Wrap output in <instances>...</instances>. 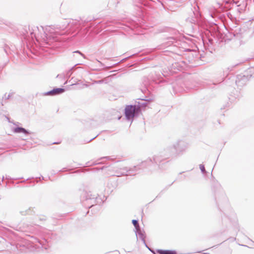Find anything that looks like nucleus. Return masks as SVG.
Here are the masks:
<instances>
[{
	"instance_id": "obj_1",
	"label": "nucleus",
	"mask_w": 254,
	"mask_h": 254,
	"mask_svg": "<svg viewBox=\"0 0 254 254\" xmlns=\"http://www.w3.org/2000/svg\"><path fill=\"white\" fill-rule=\"evenodd\" d=\"M139 108L136 106L127 105L125 108V115L127 119H131L134 116V114L137 112Z\"/></svg>"
},
{
	"instance_id": "obj_2",
	"label": "nucleus",
	"mask_w": 254,
	"mask_h": 254,
	"mask_svg": "<svg viewBox=\"0 0 254 254\" xmlns=\"http://www.w3.org/2000/svg\"><path fill=\"white\" fill-rule=\"evenodd\" d=\"M64 92V88H55L53 90L47 92L45 94V95H50V96H55V95L62 94Z\"/></svg>"
},
{
	"instance_id": "obj_3",
	"label": "nucleus",
	"mask_w": 254,
	"mask_h": 254,
	"mask_svg": "<svg viewBox=\"0 0 254 254\" xmlns=\"http://www.w3.org/2000/svg\"><path fill=\"white\" fill-rule=\"evenodd\" d=\"M158 253L159 254H177L176 252L175 251L168 250H159L158 251Z\"/></svg>"
},
{
	"instance_id": "obj_4",
	"label": "nucleus",
	"mask_w": 254,
	"mask_h": 254,
	"mask_svg": "<svg viewBox=\"0 0 254 254\" xmlns=\"http://www.w3.org/2000/svg\"><path fill=\"white\" fill-rule=\"evenodd\" d=\"M14 131L15 132H17V133H19V132H23V133H27V131L26 130L23 128H22V127H16L14 129Z\"/></svg>"
},
{
	"instance_id": "obj_5",
	"label": "nucleus",
	"mask_w": 254,
	"mask_h": 254,
	"mask_svg": "<svg viewBox=\"0 0 254 254\" xmlns=\"http://www.w3.org/2000/svg\"><path fill=\"white\" fill-rule=\"evenodd\" d=\"M132 222L133 224V225L134 226L135 229L137 230H138L139 229V225L138 224V222H137V220H133L132 221Z\"/></svg>"
},
{
	"instance_id": "obj_6",
	"label": "nucleus",
	"mask_w": 254,
	"mask_h": 254,
	"mask_svg": "<svg viewBox=\"0 0 254 254\" xmlns=\"http://www.w3.org/2000/svg\"><path fill=\"white\" fill-rule=\"evenodd\" d=\"M74 53H78V54H80V55H83V54H82L81 53H80L79 51H75V52H74Z\"/></svg>"
},
{
	"instance_id": "obj_7",
	"label": "nucleus",
	"mask_w": 254,
	"mask_h": 254,
	"mask_svg": "<svg viewBox=\"0 0 254 254\" xmlns=\"http://www.w3.org/2000/svg\"><path fill=\"white\" fill-rule=\"evenodd\" d=\"M200 169L202 171H203L205 170L204 167L203 166H200Z\"/></svg>"
},
{
	"instance_id": "obj_8",
	"label": "nucleus",
	"mask_w": 254,
	"mask_h": 254,
	"mask_svg": "<svg viewBox=\"0 0 254 254\" xmlns=\"http://www.w3.org/2000/svg\"><path fill=\"white\" fill-rule=\"evenodd\" d=\"M60 142H58V143H56V142H54V144H59Z\"/></svg>"
}]
</instances>
